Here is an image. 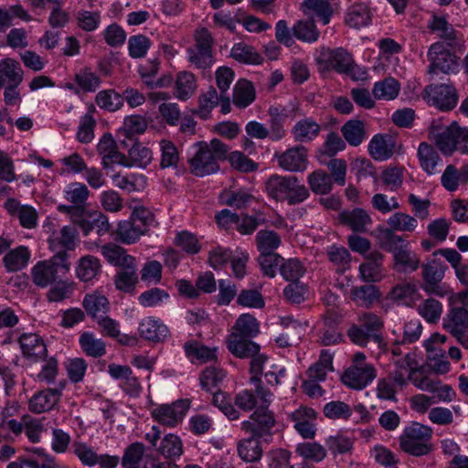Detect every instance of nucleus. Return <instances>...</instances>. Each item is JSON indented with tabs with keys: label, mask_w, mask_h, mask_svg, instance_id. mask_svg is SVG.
I'll list each match as a JSON object with an SVG mask.
<instances>
[{
	"label": "nucleus",
	"mask_w": 468,
	"mask_h": 468,
	"mask_svg": "<svg viewBox=\"0 0 468 468\" xmlns=\"http://www.w3.org/2000/svg\"><path fill=\"white\" fill-rule=\"evenodd\" d=\"M197 152L189 160L191 173L197 176H205L219 169L218 161L227 159L229 147L218 139L209 143L198 142L195 144Z\"/></svg>",
	"instance_id": "1"
},
{
	"label": "nucleus",
	"mask_w": 468,
	"mask_h": 468,
	"mask_svg": "<svg viewBox=\"0 0 468 468\" xmlns=\"http://www.w3.org/2000/svg\"><path fill=\"white\" fill-rule=\"evenodd\" d=\"M265 189L271 198L289 205L302 203L309 197L307 187L294 176L272 175L267 179Z\"/></svg>",
	"instance_id": "2"
},
{
	"label": "nucleus",
	"mask_w": 468,
	"mask_h": 468,
	"mask_svg": "<svg viewBox=\"0 0 468 468\" xmlns=\"http://www.w3.org/2000/svg\"><path fill=\"white\" fill-rule=\"evenodd\" d=\"M69 254L66 250L58 251L49 260L37 262L31 269L33 283L41 288H47L53 284L60 275L69 272L70 263L68 261Z\"/></svg>",
	"instance_id": "3"
},
{
	"label": "nucleus",
	"mask_w": 468,
	"mask_h": 468,
	"mask_svg": "<svg viewBox=\"0 0 468 468\" xmlns=\"http://www.w3.org/2000/svg\"><path fill=\"white\" fill-rule=\"evenodd\" d=\"M58 210L68 214L71 221L80 227L84 236L95 231L99 236L107 234L111 229L106 215L100 211L85 212L84 207L59 205Z\"/></svg>",
	"instance_id": "4"
},
{
	"label": "nucleus",
	"mask_w": 468,
	"mask_h": 468,
	"mask_svg": "<svg viewBox=\"0 0 468 468\" xmlns=\"http://www.w3.org/2000/svg\"><path fill=\"white\" fill-rule=\"evenodd\" d=\"M432 435V430L429 426L413 422L405 428L399 437L400 448L413 456H422L428 454L431 450L430 440Z\"/></svg>",
	"instance_id": "5"
},
{
	"label": "nucleus",
	"mask_w": 468,
	"mask_h": 468,
	"mask_svg": "<svg viewBox=\"0 0 468 468\" xmlns=\"http://www.w3.org/2000/svg\"><path fill=\"white\" fill-rule=\"evenodd\" d=\"M194 37L195 45L186 50L188 60L198 69H207L213 64V37L205 27L196 30Z\"/></svg>",
	"instance_id": "6"
},
{
	"label": "nucleus",
	"mask_w": 468,
	"mask_h": 468,
	"mask_svg": "<svg viewBox=\"0 0 468 468\" xmlns=\"http://www.w3.org/2000/svg\"><path fill=\"white\" fill-rule=\"evenodd\" d=\"M258 407L254 412L250 416L248 420L241 423V429L248 433L258 438H264L271 436V430L275 426V417L268 407L271 403V398L269 402L263 403Z\"/></svg>",
	"instance_id": "7"
},
{
	"label": "nucleus",
	"mask_w": 468,
	"mask_h": 468,
	"mask_svg": "<svg viewBox=\"0 0 468 468\" xmlns=\"http://www.w3.org/2000/svg\"><path fill=\"white\" fill-rule=\"evenodd\" d=\"M448 48L444 42H436L431 46L428 52L431 62L428 69L429 74H449L457 69L459 58Z\"/></svg>",
	"instance_id": "8"
},
{
	"label": "nucleus",
	"mask_w": 468,
	"mask_h": 468,
	"mask_svg": "<svg viewBox=\"0 0 468 468\" xmlns=\"http://www.w3.org/2000/svg\"><path fill=\"white\" fill-rule=\"evenodd\" d=\"M422 98L441 111L452 110L458 101L456 89L451 84H431L422 91Z\"/></svg>",
	"instance_id": "9"
},
{
	"label": "nucleus",
	"mask_w": 468,
	"mask_h": 468,
	"mask_svg": "<svg viewBox=\"0 0 468 468\" xmlns=\"http://www.w3.org/2000/svg\"><path fill=\"white\" fill-rule=\"evenodd\" d=\"M422 289L431 294L444 296L445 288L441 284L444 277L445 267L437 260H431L421 265Z\"/></svg>",
	"instance_id": "10"
},
{
	"label": "nucleus",
	"mask_w": 468,
	"mask_h": 468,
	"mask_svg": "<svg viewBox=\"0 0 468 468\" xmlns=\"http://www.w3.org/2000/svg\"><path fill=\"white\" fill-rule=\"evenodd\" d=\"M190 407L188 399H178L170 405H161L153 410L152 415L160 424L175 427L182 421Z\"/></svg>",
	"instance_id": "11"
},
{
	"label": "nucleus",
	"mask_w": 468,
	"mask_h": 468,
	"mask_svg": "<svg viewBox=\"0 0 468 468\" xmlns=\"http://www.w3.org/2000/svg\"><path fill=\"white\" fill-rule=\"evenodd\" d=\"M330 66L339 73L349 75L354 80H363L367 72L354 63L352 56L344 48H336L330 52Z\"/></svg>",
	"instance_id": "12"
},
{
	"label": "nucleus",
	"mask_w": 468,
	"mask_h": 468,
	"mask_svg": "<svg viewBox=\"0 0 468 468\" xmlns=\"http://www.w3.org/2000/svg\"><path fill=\"white\" fill-rule=\"evenodd\" d=\"M64 388L65 381L59 382L56 388L37 392L28 401L29 410L40 414L52 410L58 403Z\"/></svg>",
	"instance_id": "13"
},
{
	"label": "nucleus",
	"mask_w": 468,
	"mask_h": 468,
	"mask_svg": "<svg viewBox=\"0 0 468 468\" xmlns=\"http://www.w3.org/2000/svg\"><path fill=\"white\" fill-rule=\"evenodd\" d=\"M377 378L374 366H350L342 376L343 383L354 389L366 388Z\"/></svg>",
	"instance_id": "14"
},
{
	"label": "nucleus",
	"mask_w": 468,
	"mask_h": 468,
	"mask_svg": "<svg viewBox=\"0 0 468 468\" xmlns=\"http://www.w3.org/2000/svg\"><path fill=\"white\" fill-rule=\"evenodd\" d=\"M277 160L284 170L302 172L307 167V150L304 146H294L277 155Z\"/></svg>",
	"instance_id": "15"
},
{
	"label": "nucleus",
	"mask_w": 468,
	"mask_h": 468,
	"mask_svg": "<svg viewBox=\"0 0 468 468\" xmlns=\"http://www.w3.org/2000/svg\"><path fill=\"white\" fill-rule=\"evenodd\" d=\"M18 342L23 356L33 362L44 359L48 355L44 340L37 334H23Z\"/></svg>",
	"instance_id": "16"
},
{
	"label": "nucleus",
	"mask_w": 468,
	"mask_h": 468,
	"mask_svg": "<svg viewBox=\"0 0 468 468\" xmlns=\"http://www.w3.org/2000/svg\"><path fill=\"white\" fill-rule=\"evenodd\" d=\"M251 339V337L231 333L226 340L227 347L234 356L241 359L249 358L261 350V346Z\"/></svg>",
	"instance_id": "17"
},
{
	"label": "nucleus",
	"mask_w": 468,
	"mask_h": 468,
	"mask_svg": "<svg viewBox=\"0 0 468 468\" xmlns=\"http://www.w3.org/2000/svg\"><path fill=\"white\" fill-rule=\"evenodd\" d=\"M384 255L374 250L366 256V261L359 266L360 276L367 282H376L382 279Z\"/></svg>",
	"instance_id": "18"
},
{
	"label": "nucleus",
	"mask_w": 468,
	"mask_h": 468,
	"mask_svg": "<svg viewBox=\"0 0 468 468\" xmlns=\"http://www.w3.org/2000/svg\"><path fill=\"white\" fill-rule=\"evenodd\" d=\"M316 412L311 408H300L292 413L295 430L305 439H313L315 435V427L313 421Z\"/></svg>",
	"instance_id": "19"
},
{
	"label": "nucleus",
	"mask_w": 468,
	"mask_h": 468,
	"mask_svg": "<svg viewBox=\"0 0 468 468\" xmlns=\"http://www.w3.org/2000/svg\"><path fill=\"white\" fill-rule=\"evenodd\" d=\"M338 218L343 225L349 227L354 232H366L367 226L372 223L369 214L359 207L342 211Z\"/></svg>",
	"instance_id": "20"
},
{
	"label": "nucleus",
	"mask_w": 468,
	"mask_h": 468,
	"mask_svg": "<svg viewBox=\"0 0 468 468\" xmlns=\"http://www.w3.org/2000/svg\"><path fill=\"white\" fill-rule=\"evenodd\" d=\"M138 330L143 338L152 342H162L169 335L168 327L154 317L143 319Z\"/></svg>",
	"instance_id": "21"
},
{
	"label": "nucleus",
	"mask_w": 468,
	"mask_h": 468,
	"mask_svg": "<svg viewBox=\"0 0 468 468\" xmlns=\"http://www.w3.org/2000/svg\"><path fill=\"white\" fill-rule=\"evenodd\" d=\"M396 142L389 135H375L369 144L368 151L375 160H387L390 158L395 152Z\"/></svg>",
	"instance_id": "22"
},
{
	"label": "nucleus",
	"mask_w": 468,
	"mask_h": 468,
	"mask_svg": "<svg viewBox=\"0 0 468 468\" xmlns=\"http://www.w3.org/2000/svg\"><path fill=\"white\" fill-rule=\"evenodd\" d=\"M250 373L253 375L250 378V383L256 386V392L261 397V401L263 403L269 402V398L271 397V393L267 390L262 385L261 380V375L263 370V365L267 360V356L260 352L257 355L250 356Z\"/></svg>",
	"instance_id": "23"
},
{
	"label": "nucleus",
	"mask_w": 468,
	"mask_h": 468,
	"mask_svg": "<svg viewBox=\"0 0 468 468\" xmlns=\"http://www.w3.org/2000/svg\"><path fill=\"white\" fill-rule=\"evenodd\" d=\"M443 327L452 335L468 328V311L464 307H453L443 320Z\"/></svg>",
	"instance_id": "24"
},
{
	"label": "nucleus",
	"mask_w": 468,
	"mask_h": 468,
	"mask_svg": "<svg viewBox=\"0 0 468 468\" xmlns=\"http://www.w3.org/2000/svg\"><path fill=\"white\" fill-rule=\"evenodd\" d=\"M394 268L399 272L415 271L419 269L420 260L409 247L394 249Z\"/></svg>",
	"instance_id": "25"
},
{
	"label": "nucleus",
	"mask_w": 468,
	"mask_h": 468,
	"mask_svg": "<svg viewBox=\"0 0 468 468\" xmlns=\"http://www.w3.org/2000/svg\"><path fill=\"white\" fill-rule=\"evenodd\" d=\"M380 297L379 290L373 284L353 287L350 291L351 300L358 306L369 308Z\"/></svg>",
	"instance_id": "26"
},
{
	"label": "nucleus",
	"mask_w": 468,
	"mask_h": 468,
	"mask_svg": "<svg viewBox=\"0 0 468 468\" xmlns=\"http://www.w3.org/2000/svg\"><path fill=\"white\" fill-rule=\"evenodd\" d=\"M138 282V275L136 271V261L131 264L124 265L117 271L114 277V284L117 290L124 292H132L135 289Z\"/></svg>",
	"instance_id": "27"
},
{
	"label": "nucleus",
	"mask_w": 468,
	"mask_h": 468,
	"mask_svg": "<svg viewBox=\"0 0 468 468\" xmlns=\"http://www.w3.org/2000/svg\"><path fill=\"white\" fill-rule=\"evenodd\" d=\"M197 88L195 75L189 71H180L175 82V96L180 101H186L194 95Z\"/></svg>",
	"instance_id": "28"
},
{
	"label": "nucleus",
	"mask_w": 468,
	"mask_h": 468,
	"mask_svg": "<svg viewBox=\"0 0 468 468\" xmlns=\"http://www.w3.org/2000/svg\"><path fill=\"white\" fill-rule=\"evenodd\" d=\"M321 131V126L312 118H304L298 121L292 128L295 141L308 143L315 139Z\"/></svg>",
	"instance_id": "29"
},
{
	"label": "nucleus",
	"mask_w": 468,
	"mask_h": 468,
	"mask_svg": "<svg viewBox=\"0 0 468 468\" xmlns=\"http://www.w3.org/2000/svg\"><path fill=\"white\" fill-rule=\"evenodd\" d=\"M144 233L145 228H143L138 219L130 218L118 224L117 235L122 243L133 244Z\"/></svg>",
	"instance_id": "30"
},
{
	"label": "nucleus",
	"mask_w": 468,
	"mask_h": 468,
	"mask_svg": "<svg viewBox=\"0 0 468 468\" xmlns=\"http://www.w3.org/2000/svg\"><path fill=\"white\" fill-rule=\"evenodd\" d=\"M186 356L192 361L207 363L217 358V348L207 347L197 341H187L184 345Z\"/></svg>",
	"instance_id": "31"
},
{
	"label": "nucleus",
	"mask_w": 468,
	"mask_h": 468,
	"mask_svg": "<svg viewBox=\"0 0 468 468\" xmlns=\"http://www.w3.org/2000/svg\"><path fill=\"white\" fill-rule=\"evenodd\" d=\"M75 271L80 281L90 282L101 271V264L95 256L86 255L79 260Z\"/></svg>",
	"instance_id": "32"
},
{
	"label": "nucleus",
	"mask_w": 468,
	"mask_h": 468,
	"mask_svg": "<svg viewBox=\"0 0 468 468\" xmlns=\"http://www.w3.org/2000/svg\"><path fill=\"white\" fill-rule=\"evenodd\" d=\"M429 27L432 32L437 33L441 38L444 39L445 45L449 48H452L457 46V32L444 17L433 16L429 24Z\"/></svg>",
	"instance_id": "33"
},
{
	"label": "nucleus",
	"mask_w": 468,
	"mask_h": 468,
	"mask_svg": "<svg viewBox=\"0 0 468 468\" xmlns=\"http://www.w3.org/2000/svg\"><path fill=\"white\" fill-rule=\"evenodd\" d=\"M144 445L141 442H133L129 445L122 459V468H148L144 458Z\"/></svg>",
	"instance_id": "34"
},
{
	"label": "nucleus",
	"mask_w": 468,
	"mask_h": 468,
	"mask_svg": "<svg viewBox=\"0 0 468 468\" xmlns=\"http://www.w3.org/2000/svg\"><path fill=\"white\" fill-rule=\"evenodd\" d=\"M260 438L250 434V437L241 440L238 444L239 457L248 463L258 462L263 453Z\"/></svg>",
	"instance_id": "35"
},
{
	"label": "nucleus",
	"mask_w": 468,
	"mask_h": 468,
	"mask_svg": "<svg viewBox=\"0 0 468 468\" xmlns=\"http://www.w3.org/2000/svg\"><path fill=\"white\" fill-rule=\"evenodd\" d=\"M101 253L112 265L124 267L136 261L132 255L126 253V250L114 243H107L101 247Z\"/></svg>",
	"instance_id": "36"
},
{
	"label": "nucleus",
	"mask_w": 468,
	"mask_h": 468,
	"mask_svg": "<svg viewBox=\"0 0 468 468\" xmlns=\"http://www.w3.org/2000/svg\"><path fill=\"white\" fill-rule=\"evenodd\" d=\"M418 295V288L415 283L403 282L391 289L388 299L399 303L411 305Z\"/></svg>",
	"instance_id": "37"
},
{
	"label": "nucleus",
	"mask_w": 468,
	"mask_h": 468,
	"mask_svg": "<svg viewBox=\"0 0 468 468\" xmlns=\"http://www.w3.org/2000/svg\"><path fill=\"white\" fill-rule=\"evenodd\" d=\"M82 305L89 315L98 319L108 312L110 303L104 295L94 292L84 297Z\"/></svg>",
	"instance_id": "38"
},
{
	"label": "nucleus",
	"mask_w": 468,
	"mask_h": 468,
	"mask_svg": "<svg viewBox=\"0 0 468 468\" xmlns=\"http://www.w3.org/2000/svg\"><path fill=\"white\" fill-rule=\"evenodd\" d=\"M256 94L252 83L239 80L233 90V103L239 108H246L255 100Z\"/></svg>",
	"instance_id": "39"
},
{
	"label": "nucleus",
	"mask_w": 468,
	"mask_h": 468,
	"mask_svg": "<svg viewBox=\"0 0 468 468\" xmlns=\"http://www.w3.org/2000/svg\"><path fill=\"white\" fill-rule=\"evenodd\" d=\"M90 190L85 184L73 182L69 184L64 189V197L72 205H65L66 207H84V204L88 200Z\"/></svg>",
	"instance_id": "40"
},
{
	"label": "nucleus",
	"mask_w": 468,
	"mask_h": 468,
	"mask_svg": "<svg viewBox=\"0 0 468 468\" xmlns=\"http://www.w3.org/2000/svg\"><path fill=\"white\" fill-rule=\"evenodd\" d=\"M231 333L253 338L260 333V324L250 314H243L237 319Z\"/></svg>",
	"instance_id": "41"
},
{
	"label": "nucleus",
	"mask_w": 468,
	"mask_h": 468,
	"mask_svg": "<svg viewBox=\"0 0 468 468\" xmlns=\"http://www.w3.org/2000/svg\"><path fill=\"white\" fill-rule=\"evenodd\" d=\"M114 185L129 193L140 191L146 186V177L144 175L129 174L122 176L121 174L112 176Z\"/></svg>",
	"instance_id": "42"
},
{
	"label": "nucleus",
	"mask_w": 468,
	"mask_h": 468,
	"mask_svg": "<svg viewBox=\"0 0 468 468\" xmlns=\"http://www.w3.org/2000/svg\"><path fill=\"white\" fill-rule=\"evenodd\" d=\"M30 252L25 246H19L10 250L4 257L5 267L8 271H17L23 269L28 262Z\"/></svg>",
	"instance_id": "43"
},
{
	"label": "nucleus",
	"mask_w": 468,
	"mask_h": 468,
	"mask_svg": "<svg viewBox=\"0 0 468 468\" xmlns=\"http://www.w3.org/2000/svg\"><path fill=\"white\" fill-rule=\"evenodd\" d=\"M399 82L396 79L388 77L375 83L373 94L378 100L390 101L399 95Z\"/></svg>",
	"instance_id": "44"
},
{
	"label": "nucleus",
	"mask_w": 468,
	"mask_h": 468,
	"mask_svg": "<svg viewBox=\"0 0 468 468\" xmlns=\"http://www.w3.org/2000/svg\"><path fill=\"white\" fill-rule=\"evenodd\" d=\"M345 140L353 146L359 145L366 136L365 125L359 120H350L341 128Z\"/></svg>",
	"instance_id": "45"
},
{
	"label": "nucleus",
	"mask_w": 468,
	"mask_h": 468,
	"mask_svg": "<svg viewBox=\"0 0 468 468\" xmlns=\"http://www.w3.org/2000/svg\"><path fill=\"white\" fill-rule=\"evenodd\" d=\"M80 345L87 356L101 357L106 354L105 343L101 339L95 338L92 333H82L80 336Z\"/></svg>",
	"instance_id": "46"
},
{
	"label": "nucleus",
	"mask_w": 468,
	"mask_h": 468,
	"mask_svg": "<svg viewBox=\"0 0 468 468\" xmlns=\"http://www.w3.org/2000/svg\"><path fill=\"white\" fill-rule=\"evenodd\" d=\"M152 159L151 150L139 143H134L128 150V167L138 166L145 168L152 162Z\"/></svg>",
	"instance_id": "47"
},
{
	"label": "nucleus",
	"mask_w": 468,
	"mask_h": 468,
	"mask_svg": "<svg viewBox=\"0 0 468 468\" xmlns=\"http://www.w3.org/2000/svg\"><path fill=\"white\" fill-rule=\"evenodd\" d=\"M292 35L303 42H315L319 37V31L313 20H299L292 28Z\"/></svg>",
	"instance_id": "48"
},
{
	"label": "nucleus",
	"mask_w": 468,
	"mask_h": 468,
	"mask_svg": "<svg viewBox=\"0 0 468 468\" xmlns=\"http://www.w3.org/2000/svg\"><path fill=\"white\" fill-rule=\"evenodd\" d=\"M418 156L422 169L430 175L436 172V165L440 160V156L433 146L427 143H421L419 145Z\"/></svg>",
	"instance_id": "49"
},
{
	"label": "nucleus",
	"mask_w": 468,
	"mask_h": 468,
	"mask_svg": "<svg viewBox=\"0 0 468 468\" xmlns=\"http://www.w3.org/2000/svg\"><path fill=\"white\" fill-rule=\"evenodd\" d=\"M95 102L101 109L116 112L122 107L123 99L114 90H104L97 93Z\"/></svg>",
	"instance_id": "50"
},
{
	"label": "nucleus",
	"mask_w": 468,
	"mask_h": 468,
	"mask_svg": "<svg viewBox=\"0 0 468 468\" xmlns=\"http://www.w3.org/2000/svg\"><path fill=\"white\" fill-rule=\"evenodd\" d=\"M0 74L10 84L19 85L23 80V70L20 64L13 58H5L0 61Z\"/></svg>",
	"instance_id": "51"
},
{
	"label": "nucleus",
	"mask_w": 468,
	"mask_h": 468,
	"mask_svg": "<svg viewBox=\"0 0 468 468\" xmlns=\"http://www.w3.org/2000/svg\"><path fill=\"white\" fill-rule=\"evenodd\" d=\"M370 21V13L364 4H356L351 6L346 16V23L355 28L367 26Z\"/></svg>",
	"instance_id": "52"
},
{
	"label": "nucleus",
	"mask_w": 468,
	"mask_h": 468,
	"mask_svg": "<svg viewBox=\"0 0 468 468\" xmlns=\"http://www.w3.org/2000/svg\"><path fill=\"white\" fill-rule=\"evenodd\" d=\"M270 120V131L269 135L272 141H278L284 137L285 130L283 124L287 119V114L282 111H280L277 107H271L269 109Z\"/></svg>",
	"instance_id": "53"
},
{
	"label": "nucleus",
	"mask_w": 468,
	"mask_h": 468,
	"mask_svg": "<svg viewBox=\"0 0 468 468\" xmlns=\"http://www.w3.org/2000/svg\"><path fill=\"white\" fill-rule=\"evenodd\" d=\"M311 190L317 195H325L332 189L331 176L323 170H315L308 176Z\"/></svg>",
	"instance_id": "54"
},
{
	"label": "nucleus",
	"mask_w": 468,
	"mask_h": 468,
	"mask_svg": "<svg viewBox=\"0 0 468 468\" xmlns=\"http://www.w3.org/2000/svg\"><path fill=\"white\" fill-rule=\"evenodd\" d=\"M281 242V237L273 230H260L256 235V245L261 253H274Z\"/></svg>",
	"instance_id": "55"
},
{
	"label": "nucleus",
	"mask_w": 468,
	"mask_h": 468,
	"mask_svg": "<svg viewBox=\"0 0 468 468\" xmlns=\"http://www.w3.org/2000/svg\"><path fill=\"white\" fill-rule=\"evenodd\" d=\"M147 128V122L141 115H131L124 119L122 127L119 130V135L131 139L136 134L144 133Z\"/></svg>",
	"instance_id": "56"
},
{
	"label": "nucleus",
	"mask_w": 468,
	"mask_h": 468,
	"mask_svg": "<svg viewBox=\"0 0 468 468\" xmlns=\"http://www.w3.org/2000/svg\"><path fill=\"white\" fill-rule=\"evenodd\" d=\"M303 12H313L324 25L330 22L333 14L330 4L325 0H304L303 3Z\"/></svg>",
	"instance_id": "57"
},
{
	"label": "nucleus",
	"mask_w": 468,
	"mask_h": 468,
	"mask_svg": "<svg viewBox=\"0 0 468 468\" xmlns=\"http://www.w3.org/2000/svg\"><path fill=\"white\" fill-rule=\"evenodd\" d=\"M387 224L392 231L398 230L405 232H412L418 226L415 218L402 212H396L391 215L387 220Z\"/></svg>",
	"instance_id": "58"
},
{
	"label": "nucleus",
	"mask_w": 468,
	"mask_h": 468,
	"mask_svg": "<svg viewBox=\"0 0 468 468\" xmlns=\"http://www.w3.org/2000/svg\"><path fill=\"white\" fill-rule=\"evenodd\" d=\"M231 57L243 63L261 64V57L251 46L243 43L235 44L231 49Z\"/></svg>",
	"instance_id": "59"
},
{
	"label": "nucleus",
	"mask_w": 468,
	"mask_h": 468,
	"mask_svg": "<svg viewBox=\"0 0 468 468\" xmlns=\"http://www.w3.org/2000/svg\"><path fill=\"white\" fill-rule=\"evenodd\" d=\"M435 144L443 154L451 155L454 151H457L453 122L435 135Z\"/></svg>",
	"instance_id": "60"
},
{
	"label": "nucleus",
	"mask_w": 468,
	"mask_h": 468,
	"mask_svg": "<svg viewBox=\"0 0 468 468\" xmlns=\"http://www.w3.org/2000/svg\"><path fill=\"white\" fill-rule=\"evenodd\" d=\"M418 311L428 323H437L442 314V304L436 299L429 298L419 305Z\"/></svg>",
	"instance_id": "61"
},
{
	"label": "nucleus",
	"mask_w": 468,
	"mask_h": 468,
	"mask_svg": "<svg viewBox=\"0 0 468 468\" xmlns=\"http://www.w3.org/2000/svg\"><path fill=\"white\" fill-rule=\"evenodd\" d=\"M157 450L166 458L178 457L183 453V443L178 436L168 434L163 438Z\"/></svg>",
	"instance_id": "62"
},
{
	"label": "nucleus",
	"mask_w": 468,
	"mask_h": 468,
	"mask_svg": "<svg viewBox=\"0 0 468 468\" xmlns=\"http://www.w3.org/2000/svg\"><path fill=\"white\" fill-rule=\"evenodd\" d=\"M226 377L222 368L209 367L205 368L199 378L200 384L207 391H212Z\"/></svg>",
	"instance_id": "63"
},
{
	"label": "nucleus",
	"mask_w": 468,
	"mask_h": 468,
	"mask_svg": "<svg viewBox=\"0 0 468 468\" xmlns=\"http://www.w3.org/2000/svg\"><path fill=\"white\" fill-rule=\"evenodd\" d=\"M169 298V294L163 289L154 287L144 292L138 297L139 304L144 307H156Z\"/></svg>",
	"instance_id": "64"
}]
</instances>
